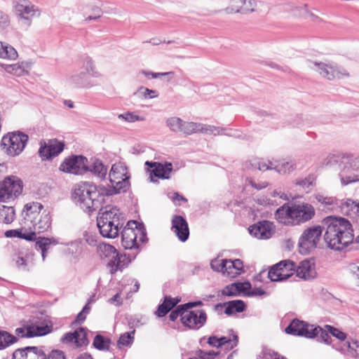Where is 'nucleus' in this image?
<instances>
[{"instance_id": "f257e3e1", "label": "nucleus", "mask_w": 359, "mask_h": 359, "mask_svg": "<svg viewBox=\"0 0 359 359\" xmlns=\"http://www.w3.org/2000/svg\"><path fill=\"white\" fill-rule=\"evenodd\" d=\"M323 238L328 248L341 251L353 243L354 235L350 222L340 217L328 216L322 221Z\"/></svg>"}, {"instance_id": "f03ea898", "label": "nucleus", "mask_w": 359, "mask_h": 359, "mask_svg": "<svg viewBox=\"0 0 359 359\" xmlns=\"http://www.w3.org/2000/svg\"><path fill=\"white\" fill-rule=\"evenodd\" d=\"M112 192L103 185L82 182L76 184L73 197L76 204L90 214L97 210L104 202V197L111 196Z\"/></svg>"}, {"instance_id": "7ed1b4c3", "label": "nucleus", "mask_w": 359, "mask_h": 359, "mask_svg": "<svg viewBox=\"0 0 359 359\" xmlns=\"http://www.w3.org/2000/svg\"><path fill=\"white\" fill-rule=\"evenodd\" d=\"M25 225L28 232L36 233L48 231L51 226L52 219L50 212L43 210V206L38 202H32L25 205L23 209Z\"/></svg>"}, {"instance_id": "20e7f679", "label": "nucleus", "mask_w": 359, "mask_h": 359, "mask_svg": "<svg viewBox=\"0 0 359 359\" xmlns=\"http://www.w3.org/2000/svg\"><path fill=\"white\" fill-rule=\"evenodd\" d=\"M147 241V233L144 226L136 221L128 222L121 231V243L125 249H137L138 242L144 243Z\"/></svg>"}, {"instance_id": "39448f33", "label": "nucleus", "mask_w": 359, "mask_h": 359, "mask_svg": "<svg viewBox=\"0 0 359 359\" xmlns=\"http://www.w3.org/2000/svg\"><path fill=\"white\" fill-rule=\"evenodd\" d=\"M109 177L111 187L107 188V189L113 191L111 196L126 191L130 185V175L124 163L118 162L113 164L109 173Z\"/></svg>"}, {"instance_id": "423d86ee", "label": "nucleus", "mask_w": 359, "mask_h": 359, "mask_svg": "<svg viewBox=\"0 0 359 359\" xmlns=\"http://www.w3.org/2000/svg\"><path fill=\"white\" fill-rule=\"evenodd\" d=\"M28 140L27 135L20 131H14L5 135L2 137L1 144L8 155L16 156L24 150Z\"/></svg>"}, {"instance_id": "0eeeda50", "label": "nucleus", "mask_w": 359, "mask_h": 359, "mask_svg": "<svg viewBox=\"0 0 359 359\" xmlns=\"http://www.w3.org/2000/svg\"><path fill=\"white\" fill-rule=\"evenodd\" d=\"M13 7L19 22L26 28L31 26L32 18L39 17L41 13L39 7L29 0H15Z\"/></svg>"}, {"instance_id": "6e6552de", "label": "nucleus", "mask_w": 359, "mask_h": 359, "mask_svg": "<svg viewBox=\"0 0 359 359\" xmlns=\"http://www.w3.org/2000/svg\"><path fill=\"white\" fill-rule=\"evenodd\" d=\"M307 66L328 80L349 76V73L346 69L333 63L308 61Z\"/></svg>"}, {"instance_id": "1a4fd4ad", "label": "nucleus", "mask_w": 359, "mask_h": 359, "mask_svg": "<svg viewBox=\"0 0 359 359\" xmlns=\"http://www.w3.org/2000/svg\"><path fill=\"white\" fill-rule=\"evenodd\" d=\"M323 230V225H316L309 227L303 231L298 243L302 253L306 254L317 248L321 238Z\"/></svg>"}, {"instance_id": "9d476101", "label": "nucleus", "mask_w": 359, "mask_h": 359, "mask_svg": "<svg viewBox=\"0 0 359 359\" xmlns=\"http://www.w3.org/2000/svg\"><path fill=\"white\" fill-rule=\"evenodd\" d=\"M341 164L344 168L339 173L341 182L342 185L359 182V175L348 173L350 170H357L359 169V156L350 154H345L342 156Z\"/></svg>"}, {"instance_id": "9b49d317", "label": "nucleus", "mask_w": 359, "mask_h": 359, "mask_svg": "<svg viewBox=\"0 0 359 359\" xmlns=\"http://www.w3.org/2000/svg\"><path fill=\"white\" fill-rule=\"evenodd\" d=\"M22 191V181L16 176L8 177L0 183V201L6 202L13 199Z\"/></svg>"}, {"instance_id": "f8f14e48", "label": "nucleus", "mask_w": 359, "mask_h": 359, "mask_svg": "<svg viewBox=\"0 0 359 359\" xmlns=\"http://www.w3.org/2000/svg\"><path fill=\"white\" fill-rule=\"evenodd\" d=\"M296 264L290 260H283L273 265L268 273L271 281H282L292 276L295 272Z\"/></svg>"}, {"instance_id": "ddd939ff", "label": "nucleus", "mask_w": 359, "mask_h": 359, "mask_svg": "<svg viewBox=\"0 0 359 359\" xmlns=\"http://www.w3.org/2000/svg\"><path fill=\"white\" fill-rule=\"evenodd\" d=\"M320 330L319 326L309 324L306 322L298 319L293 320L285 328V332L289 334L301 336L313 339L316 335L317 331Z\"/></svg>"}, {"instance_id": "4468645a", "label": "nucleus", "mask_w": 359, "mask_h": 359, "mask_svg": "<svg viewBox=\"0 0 359 359\" xmlns=\"http://www.w3.org/2000/svg\"><path fill=\"white\" fill-rule=\"evenodd\" d=\"M88 159L83 156L67 158L60 164V170L65 172L80 175L87 171Z\"/></svg>"}, {"instance_id": "2eb2a0df", "label": "nucleus", "mask_w": 359, "mask_h": 359, "mask_svg": "<svg viewBox=\"0 0 359 359\" xmlns=\"http://www.w3.org/2000/svg\"><path fill=\"white\" fill-rule=\"evenodd\" d=\"M207 321V314L204 310H185L182 316V325L190 330H197L202 327Z\"/></svg>"}, {"instance_id": "dca6fc26", "label": "nucleus", "mask_w": 359, "mask_h": 359, "mask_svg": "<svg viewBox=\"0 0 359 359\" xmlns=\"http://www.w3.org/2000/svg\"><path fill=\"white\" fill-rule=\"evenodd\" d=\"M292 215H293L295 225L311 220L315 215L314 208L309 203L292 205Z\"/></svg>"}, {"instance_id": "f3484780", "label": "nucleus", "mask_w": 359, "mask_h": 359, "mask_svg": "<svg viewBox=\"0 0 359 359\" xmlns=\"http://www.w3.org/2000/svg\"><path fill=\"white\" fill-rule=\"evenodd\" d=\"M250 235L258 239H269L275 233V226L273 222L263 220L259 222L249 228Z\"/></svg>"}, {"instance_id": "a211bd4d", "label": "nucleus", "mask_w": 359, "mask_h": 359, "mask_svg": "<svg viewBox=\"0 0 359 359\" xmlns=\"http://www.w3.org/2000/svg\"><path fill=\"white\" fill-rule=\"evenodd\" d=\"M145 165L150 173V178L154 181L153 177L161 179H169L170 173L172 171V165L171 163H165L164 164L158 162L146 161Z\"/></svg>"}, {"instance_id": "6ab92c4d", "label": "nucleus", "mask_w": 359, "mask_h": 359, "mask_svg": "<svg viewBox=\"0 0 359 359\" xmlns=\"http://www.w3.org/2000/svg\"><path fill=\"white\" fill-rule=\"evenodd\" d=\"M65 148V144L57 140H50L47 144L41 145L39 154L43 161L50 159L60 154Z\"/></svg>"}, {"instance_id": "aec40b11", "label": "nucleus", "mask_w": 359, "mask_h": 359, "mask_svg": "<svg viewBox=\"0 0 359 359\" xmlns=\"http://www.w3.org/2000/svg\"><path fill=\"white\" fill-rule=\"evenodd\" d=\"M172 231L182 242H185L189 236V229L187 220L180 215L172 218Z\"/></svg>"}, {"instance_id": "412c9836", "label": "nucleus", "mask_w": 359, "mask_h": 359, "mask_svg": "<svg viewBox=\"0 0 359 359\" xmlns=\"http://www.w3.org/2000/svg\"><path fill=\"white\" fill-rule=\"evenodd\" d=\"M67 84L74 88L89 89L97 86V83L94 82L84 72L76 73L68 77L67 80Z\"/></svg>"}, {"instance_id": "4be33fe9", "label": "nucleus", "mask_w": 359, "mask_h": 359, "mask_svg": "<svg viewBox=\"0 0 359 359\" xmlns=\"http://www.w3.org/2000/svg\"><path fill=\"white\" fill-rule=\"evenodd\" d=\"M97 225L100 234L105 238H114L118 236L120 229L123 225L121 223H114L108 220L97 219Z\"/></svg>"}, {"instance_id": "5701e85b", "label": "nucleus", "mask_w": 359, "mask_h": 359, "mask_svg": "<svg viewBox=\"0 0 359 359\" xmlns=\"http://www.w3.org/2000/svg\"><path fill=\"white\" fill-rule=\"evenodd\" d=\"M13 359H45V353L41 348L27 346L15 350Z\"/></svg>"}, {"instance_id": "b1692460", "label": "nucleus", "mask_w": 359, "mask_h": 359, "mask_svg": "<svg viewBox=\"0 0 359 359\" xmlns=\"http://www.w3.org/2000/svg\"><path fill=\"white\" fill-rule=\"evenodd\" d=\"M97 219H107L108 222L114 223H121V225H123L125 222L123 214L116 206H106L100 208Z\"/></svg>"}, {"instance_id": "393cba45", "label": "nucleus", "mask_w": 359, "mask_h": 359, "mask_svg": "<svg viewBox=\"0 0 359 359\" xmlns=\"http://www.w3.org/2000/svg\"><path fill=\"white\" fill-rule=\"evenodd\" d=\"M50 331L51 328L48 325H29L24 327L17 328L15 332L18 337L29 338L34 337L43 336L50 332Z\"/></svg>"}, {"instance_id": "a878e982", "label": "nucleus", "mask_w": 359, "mask_h": 359, "mask_svg": "<svg viewBox=\"0 0 359 359\" xmlns=\"http://www.w3.org/2000/svg\"><path fill=\"white\" fill-rule=\"evenodd\" d=\"M292 205L284 204L276 210V219L280 224L285 225H295L293 215H292Z\"/></svg>"}, {"instance_id": "bb28decb", "label": "nucleus", "mask_w": 359, "mask_h": 359, "mask_svg": "<svg viewBox=\"0 0 359 359\" xmlns=\"http://www.w3.org/2000/svg\"><path fill=\"white\" fill-rule=\"evenodd\" d=\"M130 262L129 256L117 252L108 262L110 273L114 274L118 271H122Z\"/></svg>"}, {"instance_id": "cd10ccee", "label": "nucleus", "mask_w": 359, "mask_h": 359, "mask_svg": "<svg viewBox=\"0 0 359 359\" xmlns=\"http://www.w3.org/2000/svg\"><path fill=\"white\" fill-rule=\"evenodd\" d=\"M247 3L252 6V0H231L230 6L226 7L224 9V11L227 14L238 12L247 13L253 11L254 8L248 6Z\"/></svg>"}, {"instance_id": "c85d7f7f", "label": "nucleus", "mask_w": 359, "mask_h": 359, "mask_svg": "<svg viewBox=\"0 0 359 359\" xmlns=\"http://www.w3.org/2000/svg\"><path fill=\"white\" fill-rule=\"evenodd\" d=\"M87 171H90L95 177L100 180H104L107 175V167L97 158H91L88 164Z\"/></svg>"}, {"instance_id": "c756f323", "label": "nucleus", "mask_w": 359, "mask_h": 359, "mask_svg": "<svg viewBox=\"0 0 359 359\" xmlns=\"http://www.w3.org/2000/svg\"><path fill=\"white\" fill-rule=\"evenodd\" d=\"M297 276L303 279H309L315 276L314 264L309 260L305 259L296 265Z\"/></svg>"}, {"instance_id": "7c9ffc66", "label": "nucleus", "mask_w": 359, "mask_h": 359, "mask_svg": "<svg viewBox=\"0 0 359 359\" xmlns=\"http://www.w3.org/2000/svg\"><path fill=\"white\" fill-rule=\"evenodd\" d=\"M340 208L344 215L359 219V202L346 199L341 202Z\"/></svg>"}, {"instance_id": "2f4dec72", "label": "nucleus", "mask_w": 359, "mask_h": 359, "mask_svg": "<svg viewBox=\"0 0 359 359\" xmlns=\"http://www.w3.org/2000/svg\"><path fill=\"white\" fill-rule=\"evenodd\" d=\"M297 168V164L294 161H274L273 170L281 175H287L290 174Z\"/></svg>"}, {"instance_id": "473e14b6", "label": "nucleus", "mask_w": 359, "mask_h": 359, "mask_svg": "<svg viewBox=\"0 0 359 359\" xmlns=\"http://www.w3.org/2000/svg\"><path fill=\"white\" fill-rule=\"evenodd\" d=\"M82 68L86 75L90 78H101L102 74L97 69L95 61L92 57L86 56L82 60Z\"/></svg>"}, {"instance_id": "72a5a7b5", "label": "nucleus", "mask_w": 359, "mask_h": 359, "mask_svg": "<svg viewBox=\"0 0 359 359\" xmlns=\"http://www.w3.org/2000/svg\"><path fill=\"white\" fill-rule=\"evenodd\" d=\"M6 72L17 76H21L28 74V64L27 62L15 63L12 65H3Z\"/></svg>"}, {"instance_id": "f704fd0d", "label": "nucleus", "mask_w": 359, "mask_h": 359, "mask_svg": "<svg viewBox=\"0 0 359 359\" xmlns=\"http://www.w3.org/2000/svg\"><path fill=\"white\" fill-rule=\"evenodd\" d=\"M201 133L212 135L233 136L231 130L211 125L201 124Z\"/></svg>"}, {"instance_id": "c9c22d12", "label": "nucleus", "mask_w": 359, "mask_h": 359, "mask_svg": "<svg viewBox=\"0 0 359 359\" xmlns=\"http://www.w3.org/2000/svg\"><path fill=\"white\" fill-rule=\"evenodd\" d=\"M5 236L7 238L18 237L27 241H34L36 238L34 232H28L25 226L20 229L6 231Z\"/></svg>"}, {"instance_id": "e433bc0d", "label": "nucleus", "mask_w": 359, "mask_h": 359, "mask_svg": "<svg viewBox=\"0 0 359 359\" xmlns=\"http://www.w3.org/2000/svg\"><path fill=\"white\" fill-rule=\"evenodd\" d=\"M178 302L177 299L165 297L163 302L158 306L156 314L158 317L165 316Z\"/></svg>"}, {"instance_id": "4c0bfd02", "label": "nucleus", "mask_w": 359, "mask_h": 359, "mask_svg": "<svg viewBox=\"0 0 359 359\" xmlns=\"http://www.w3.org/2000/svg\"><path fill=\"white\" fill-rule=\"evenodd\" d=\"M316 176L314 174H309L303 179H297L294 182L295 186L299 187L301 189L308 192L311 187L316 184Z\"/></svg>"}, {"instance_id": "58836bf2", "label": "nucleus", "mask_w": 359, "mask_h": 359, "mask_svg": "<svg viewBox=\"0 0 359 359\" xmlns=\"http://www.w3.org/2000/svg\"><path fill=\"white\" fill-rule=\"evenodd\" d=\"M14 259L17 266L20 270L28 271L33 264L32 256L27 254L24 255L22 252H20L16 255V257Z\"/></svg>"}, {"instance_id": "ea45409f", "label": "nucleus", "mask_w": 359, "mask_h": 359, "mask_svg": "<svg viewBox=\"0 0 359 359\" xmlns=\"http://www.w3.org/2000/svg\"><path fill=\"white\" fill-rule=\"evenodd\" d=\"M18 52L11 46L0 42V57L3 59L15 60L18 57Z\"/></svg>"}, {"instance_id": "a19ab883", "label": "nucleus", "mask_w": 359, "mask_h": 359, "mask_svg": "<svg viewBox=\"0 0 359 359\" xmlns=\"http://www.w3.org/2000/svg\"><path fill=\"white\" fill-rule=\"evenodd\" d=\"M15 212L13 207L3 205L0 208V221L5 224H11L13 222Z\"/></svg>"}, {"instance_id": "79ce46f5", "label": "nucleus", "mask_w": 359, "mask_h": 359, "mask_svg": "<svg viewBox=\"0 0 359 359\" xmlns=\"http://www.w3.org/2000/svg\"><path fill=\"white\" fill-rule=\"evenodd\" d=\"M245 309V304L242 300H233L226 304L225 313L231 315L234 313L242 312Z\"/></svg>"}, {"instance_id": "37998d69", "label": "nucleus", "mask_w": 359, "mask_h": 359, "mask_svg": "<svg viewBox=\"0 0 359 359\" xmlns=\"http://www.w3.org/2000/svg\"><path fill=\"white\" fill-rule=\"evenodd\" d=\"M252 168L261 171L273 170L274 161H269L262 158L254 159L250 162Z\"/></svg>"}, {"instance_id": "c03bdc74", "label": "nucleus", "mask_w": 359, "mask_h": 359, "mask_svg": "<svg viewBox=\"0 0 359 359\" xmlns=\"http://www.w3.org/2000/svg\"><path fill=\"white\" fill-rule=\"evenodd\" d=\"M201 124L202 123H201L188 122L183 121L181 133H183L187 135H189L198 132L201 133Z\"/></svg>"}, {"instance_id": "a18cd8bd", "label": "nucleus", "mask_w": 359, "mask_h": 359, "mask_svg": "<svg viewBox=\"0 0 359 359\" xmlns=\"http://www.w3.org/2000/svg\"><path fill=\"white\" fill-rule=\"evenodd\" d=\"M16 341L17 338L15 336L6 331H0V350L6 348Z\"/></svg>"}, {"instance_id": "49530a36", "label": "nucleus", "mask_w": 359, "mask_h": 359, "mask_svg": "<svg viewBox=\"0 0 359 359\" xmlns=\"http://www.w3.org/2000/svg\"><path fill=\"white\" fill-rule=\"evenodd\" d=\"M76 338L74 344L76 347H81L88 344V340L87 338V330L84 327H80L75 330Z\"/></svg>"}, {"instance_id": "de8ad7c7", "label": "nucleus", "mask_w": 359, "mask_h": 359, "mask_svg": "<svg viewBox=\"0 0 359 359\" xmlns=\"http://www.w3.org/2000/svg\"><path fill=\"white\" fill-rule=\"evenodd\" d=\"M111 341L106 339L100 334L95 337L93 345V346L100 351L109 350Z\"/></svg>"}, {"instance_id": "09e8293b", "label": "nucleus", "mask_w": 359, "mask_h": 359, "mask_svg": "<svg viewBox=\"0 0 359 359\" xmlns=\"http://www.w3.org/2000/svg\"><path fill=\"white\" fill-rule=\"evenodd\" d=\"M166 126L170 130L175 133L181 132L183 120L179 117L172 116L168 118L165 121Z\"/></svg>"}, {"instance_id": "8fccbe9b", "label": "nucleus", "mask_w": 359, "mask_h": 359, "mask_svg": "<svg viewBox=\"0 0 359 359\" xmlns=\"http://www.w3.org/2000/svg\"><path fill=\"white\" fill-rule=\"evenodd\" d=\"M135 95L142 97L145 99L154 98L158 97V93L154 90H151L147 88L140 87L135 93Z\"/></svg>"}, {"instance_id": "3c124183", "label": "nucleus", "mask_w": 359, "mask_h": 359, "mask_svg": "<svg viewBox=\"0 0 359 359\" xmlns=\"http://www.w3.org/2000/svg\"><path fill=\"white\" fill-rule=\"evenodd\" d=\"M219 342V347L226 345L228 349H232L234 346L237 345L238 343V337L237 335H233V339L228 338L226 337H222L218 338Z\"/></svg>"}, {"instance_id": "603ef678", "label": "nucleus", "mask_w": 359, "mask_h": 359, "mask_svg": "<svg viewBox=\"0 0 359 359\" xmlns=\"http://www.w3.org/2000/svg\"><path fill=\"white\" fill-rule=\"evenodd\" d=\"M134 334L135 330L123 333L119 337L118 344L122 346H129L132 344L134 340Z\"/></svg>"}, {"instance_id": "864d4df0", "label": "nucleus", "mask_w": 359, "mask_h": 359, "mask_svg": "<svg viewBox=\"0 0 359 359\" xmlns=\"http://www.w3.org/2000/svg\"><path fill=\"white\" fill-rule=\"evenodd\" d=\"M100 250L102 252V255L106 257H114V255H116L117 252L116 248L109 245V244H102L100 245Z\"/></svg>"}, {"instance_id": "5fc2aeb1", "label": "nucleus", "mask_w": 359, "mask_h": 359, "mask_svg": "<svg viewBox=\"0 0 359 359\" xmlns=\"http://www.w3.org/2000/svg\"><path fill=\"white\" fill-rule=\"evenodd\" d=\"M330 334V333L329 332L327 329L325 327V330H323L320 327V330L317 331L315 337H318V341H323L325 344H329L331 343V337Z\"/></svg>"}, {"instance_id": "6e6d98bb", "label": "nucleus", "mask_w": 359, "mask_h": 359, "mask_svg": "<svg viewBox=\"0 0 359 359\" xmlns=\"http://www.w3.org/2000/svg\"><path fill=\"white\" fill-rule=\"evenodd\" d=\"M118 118L119 119L124 120L129 123H133L135 121H140L144 120V118L140 117V116L135 114L134 113H131V112H126L125 114H119L118 116Z\"/></svg>"}, {"instance_id": "4d7b16f0", "label": "nucleus", "mask_w": 359, "mask_h": 359, "mask_svg": "<svg viewBox=\"0 0 359 359\" xmlns=\"http://www.w3.org/2000/svg\"><path fill=\"white\" fill-rule=\"evenodd\" d=\"M212 270L224 273L225 259H214L210 262Z\"/></svg>"}, {"instance_id": "13d9d810", "label": "nucleus", "mask_w": 359, "mask_h": 359, "mask_svg": "<svg viewBox=\"0 0 359 359\" xmlns=\"http://www.w3.org/2000/svg\"><path fill=\"white\" fill-rule=\"evenodd\" d=\"M184 306H182V304L177 306L176 309L171 311L169 315V318L172 321H175L179 316H180L181 322L182 323V316L185 313Z\"/></svg>"}, {"instance_id": "bf43d9fd", "label": "nucleus", "mask_w": 359, "mask_h": 359, "mask_svg": "<svg viewBox=\"0 0 359 359\" xmlns=\"http://www.w3.org/2000/svg\"><path fill=\"white\" fill-rule=\"evenodd\" d=\"M231 266H234L235 271L234 272H230V278H235L238 275H239L241 271H243V262L239 259H236L233 260V262H230Z\"/></svg>"}, {"instance_id": "052dcab7", "label": "nucleus", "mask_w": 359, "mask_h": 359, "mask_svg": "<svg viewBox=\"0 0 359 359\" xmlns=\"http://www.w3.org/2000/svg\"><path fill=\"white\" fill-rule=\"evenodd\" d=\"M223 295L228 297H235L238 295V286L236 285V283H232L226 286L222 292Z\"/></svg>"}, {"instance_id": "680f3d73", "label": "nucleus", "mask_w": 359, "mask_h": 359, "mask_svg": "<svg viewBox=\"0 0 359 359\" xmlns=\"http://www.w3.org/2000/svg\"><path fill=\"white\" fill-rule=\"evenodd\" d=\"M10 25V18L8 15L0 11V32H4Z\"/></svg>"}, {"instance_id": "e2e57ef3", "label": "nucleus", "mask_w": 359, "mask_h": 359, "mask_svg": "<svg viewBox=\"0 0 359 359\" xmlns=\"http://www.w3.org/2000/svg\"><path fill=\"white\" fill-rule=\"evenodd\" d=\"M348 352L353 356L359 357V340L348 341Z\"/></svg>"}, {"instance_id": "0e129e2a", "label": "nucleus", "mask_w": 359, "mask_h": 359, "mask_svg": "<svg viewBox=\"0 0 359 359\" xmlns=\"http://www.w3.org/2000/svg\"><path fill=\"white\" fill-rule=\"evenodd\" d=\"M140 74L145 76L147 78H152V79H158V78H160L161 76H168V75H173L174 74V73L172 72L154 73V72H151L146 71V70L140 71Z\"/></svg>"}, {"instance_id": "69168bd1", "label": "nucleus", "mask_w": 359, "mask_h": 359, "mask_svg": "<svg viewBox=\"0 0 359 359\" xmlns=\"http://www.w3.org/2000/svg\"><path fill=\"white\" fill-rule=\"evenodd\" d=\"M325 327L326 329H327L329 332L332 336L335 337L336 338L339 339L341 341H344L346 337V334L344 332L340 331L337 328L333 327L330 325H325Z\"/></svg>"}, {"instance_id": "338daca9", "label": "nucleus", "mask_w": 359, "mask_h": 359, "mask_svg": "<svg viewBox=\"0 0 359 359\" xmlns=\"http://www.w3.org/2000/svg\"><path fill=\"white\" fill-rule=\"evenodd\" d=\"M218 355L219 352L215 351H205L199 350L198 352V356L200 359H214Z\"/></svg>"}, {"instance_id": "774afa93", "label": "nucleus", "mask_w": 359, "mask_h": 359, "mask_svg": "<svg viewBox=\"0 0 359 359\" xmlns=\"http://www.w3.org/2000/svg\"><path fill=\"white\" fill-rule=\"evenodd\" d=\"M45 359H66L65 353L62 351L54 350L46 356L45 354Z\"/></svg>"}]
</instances>
